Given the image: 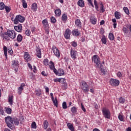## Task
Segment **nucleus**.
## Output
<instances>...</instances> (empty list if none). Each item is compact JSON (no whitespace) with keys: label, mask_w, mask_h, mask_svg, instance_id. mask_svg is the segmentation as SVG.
I'll return each mask as SVG.
<instances>
[{"label":"nucleus","mask_w":131,"mask_h":131,"mask_svg":"<svg viewBox=\"0 0 131 131\" xmlns=\"http://www.w3.org/2000/svg\"><path fill=\"white\" fill-rule=\"evenodd\" d=\"M52 50H53V52L54 55L56 57H60V51H59V49H58V48H57V47L53 46L52 47Z\"/></svg>","instance_id":"nucleus-8"},{"label":"nucleus","mask_w":131,"mask_h":131,"mask_svg":"<svg viewBox=\"0 0 131 131\" xmlns=\"http://www.w3.org/2000/svg\"><path fill=\"white\" fill-rule=\"evenodd\" d=\"M67 126L69 129L71 131H74V127H73V125L70 123H68L67 124Z\"/></svg>","instance_id":"nucleus-26"},{"label":"nucleus","mask_w":131,"mask_h":131,"mask_svg":"<svg viewBox=\"0 0 131 131\" xmlns=\"http://www.w3.org/2000/svg\"><path fill=\"white\" fill-rule=\"evenodd\" d=\"M50 64L51 65L49 66V67L51 70H53L55 68V63H54V62L51 61Z\"/></svg>","instance_id":"nucleus-35"},{"label":"nucleus","mask_w":131,"mask_h":131,"mask_svg":"<svg viewBox=\"0 0 131 131\" xmlns=\"http://www.w3.org/2000/svg\"><path fill=\"white\" fill-rule=\"evenodd\" d=\"M62 108L63 109H67V103L65 101L62 103Z\"/></svg>","instance_id":"nucleus-48"},{"label":"nucleus","mask_w":131,"mask_h":131,"mask_svg":"<svg viewBox=\"0 0 131 131\" xmlns=\"http://www.w3.org/2000/svg\"><path fill=\"white\" fill-rule=\"evenodd\" d=\"M14 28L17 32H21L22 31V25L19 24L17 26H15Z\"/></svg>","instance_id":"nucleus-12"},{"label":"nucleus","mask_w":131,"mask_h":131,"mask_svg":"<svg viewBox=\"0 0 131 131\" xmlns=\"http://www.w3.org/2000/svg\"><path fill=\"white\" fill-rule=\"evenodd\" d=\"M100 6V10L101 11L102 13H104V12H105V9H104V5L103 4V3H101Z\"/></svg>","instance_id":"nucleus-41"},{"label":"nucleus","mask_w":131,"mask_h":131,"mask_svg":"<svg viewBox=\"0 0 131 131\" xmlns=\"http://www.w3.org/2000/svg\"><path fill=\"white\" fill-rule=\"evenodd\" d=\"M36 95L37 96H40V95H41V93L40 92V91H38V90H36Z\"/></svg>","instance_id":"nucleus-57"},{"label":"nucleus","mask_w":131,"mask_h":131,"mask_svg":"<svg viewBox=\"0 0 131 131\" xmlns=\"http://www.w3.org/2000/svg\"><path fill=\"white\" fill-rule=\"evenodd\" d=\"M81 108L83 112H86V110H85V108H84V106H83L82 103H81Z\"/></svg>","instance_id":"nucleus-53"},{"label":"nucleus","mask_w":131,"mask_h":131,"mask_svg":"<svg viewBox=\"0 0 131 131\" xmlns=\"http://www.w3.org/2000/svg\"><path fill=\"white\" fill-rule=\"evenodd\" d=\"M4 9H5L6 13H9L11 12V7L9 6H5V7H4Z\"/></svg>","instance_id":"nucleus-44"},{"label":"nucleus","mask_w":131,"mask_h":131,"mask_svg":"<svg viewBox=\"0 0 131 131\" xmlns=\"http://www.w3.org/2000/svg\"><path fill=\"white\" fill-rule=\"evenodd\" d=\"M72 46L74 48H76V47H77V43H76L75 41H73L72 42Z\"/></svg>","instance_id":"nucleus-55"},{"label":"nucleus","mask_w":131,"mask_h":131,"mask_svg":"<svg viewBox=\"0 0 131 131\" xmlns=\"http://www.w3.org/2000/svg\"><path fill=\"white\" fill-rule=\"evenodd\" d=\"M119 83H120L119 80L114 78H111L110 80V84L112 86H118Z\"/></svg>","instance_id":"nucleus-6"},{"label":"nucleus","mask_w":131,"mask_h":131,"mask_svg":"<svg viewBox=\"0 0 131 131\" xmlns=\"http://www.w3.org/2000/svg\"><path fill=\"white\" fill-rule=\"evenodd\" d=\"M23 90H24L23 88L19 87L18 88V94L21 95V94L22 93V91H23Z\"/></svg>","instance_id":"nucleus-45"},{"label":"nucleus","mask_w":131,"mask_h":131,"mask_svg":"<svg viewBox=\"0 0 131 131\" xmlns=\"http://www.w3.org/2000/svg\"><path fill=\"white\" fill-rule=\"evenodd\" d=\"M124 12L127 14L129 15V10H128V8L127 7H124L123 8Z\"/></svg>","instance_id":"nucleus-38"},{"label":"nucleus","mask_w":131,"mask_h":131,"mask_svg":"<svg viewBox=\"0 0 131 131\" xmlns=\"http://www.w3.org/2000/svg\"><path fill=\"white\" fill-rule=\"evenodd\" d=\"M3 50L4 52V55L6 57V59H8V48H7V47L4 46L3 47Z\"/></svg>","instance_id":"nucleus-19"},{"label":"nucleus","mask_w":131,"mask_h":131,"mask_svg":"<svg viewBox=\"0 0 131 131\" xmlns=\"http://www.w3.org/2000/svg\"><path fill=\"white\" fill-rule=\"evenodd\" d=\"M65 73V72H64V70L62 69H58V76H62V75H64Z\"/></svg>","instance_id":"nucleus-20"},{"label":"nucleus","mask_w":131,"mask_h":131,"mask_svg":"<svg viewBox=\"0 0 131 131\" xmlns=\"http://www.w3.org/2000/svg\"><path fill=\"white\" fill-rule=\"evenodd\" d=\"M23 39V36L21 34H19L17 37L16 40L18 42H21Z\"/></svg>","instance_id":"nucleus-23"},{"label":"nucleus","mask_w":131,"mask_h":131,"mask_svg":"<svg viewBox=\"0 0 131 131\" xmlns=\"http://www.w3.org/2000/svg\"><path fill=\"white\" fill-rule=\"evenodd\" d=\"M54 82H61V78L54 79Z\"/></svg>","instance_id":"nucleus-52"},{"label":"nucleus","mask_w":131,"mask_h":131,"mask_svg":"<svg viewBox=\"0 0 131 131\" xmlns=\"http://www.w3.org/2000/svg\"><path fill=\"white\" fill-rule=\"evenodd\" d=\"M70 55L72 59L75 60L77 56V51L72 49L70 51Z\"/></svg>","instance_id":"nucleus-10"},{"label":"nucleus","mask_w":131,"mask_h":131,"mask_svg":"<svg viewBox=\"0 0 131 131\" xmlns=\"http://www.w3.org/2000/svg\"><path fill=\"white\" fill-rule=\"evenodd\" d=\"M25 33L26 34V35H27L28 36H29V35H30L31 33H30V30H27L25 32Z\"/></svg>","instance_id":"nucleus-51"},{"label":"nucleus","mask_w":131,"mask_h":131,"mask_svg":"<svg viewBox=\"0 0 131 131\" xmlns=\"http://www.w3.org/2000/svg\"><path fill=\"white\" fill-rule=\"evenodd\" d=\"M71 111L73 113V114H75V113L77 112V108L75 106H73L71 108Z\"/></svg>","instance_id":"nucleus-32"},{"label":"nucleus","mask_w":131,"mask_h":131,"mask_svg":"<svg viewBox=\"0 0 131 131\" xmlns=\"http://www.w3.org/2000/svg\"><path fill=\"white\" fill-rule=\"evenodd\" d=\"M42 23L45 29H49V23H48L47 19L43 20L42 21Z\"/></svg>","instance_id":"nucleus-14"},{"label":"nucleus","mask_w":131,"mask_h":131,"mask_svg":"<svg viewBox=\"0 0 131 131\" xmlns=\"http://www.w3.org/2000/svg\"><path fill=\"white\" fill-rule=\"evenodd\" d=\"M81 88L83 90V92L85 93V94H88L90 90L89 89V85L86 83V82L85 81H82L80 83Z\"/></svg>","instance_id":"nucleus-2"},{"label":"nucleus","mask_w":131,"mask_h":131,"mask_svg":"<svg viewBox=\"0 0 131 131\" xmlns=\"http://www.w3.org/2000/svg\"><path fill=\"white\" fill-rule=\"evenodd\" d=\"M94 6L95 7V9L97 11H99V6H98V3H97L96 0H94Z\"/></svg>","instance_id":"nucleus-42"},{"label":"nucleus","mask_w":131,"mask_h":131,"mask_svg":"<svg viewBox=\"0 0 131 131\" xmlns=\"http://www.w3.org/2000/svg\"><path fill=\"white\" fill-rule=\"evenodd\" d=\"M92 62H94L95 64H96V66L97 67H99V66H100V64H101V63L100 62V57H99V56L94 55L92 57Z\"/></svg>","instance_id":"nucleus-7"},{"label":"nucleus","mask_w":131,"mask_h":131,"mask_svg":"<svg viewBox=\"0 0 131 131\" xmlns=\"http://www.w3.org/2000/svg\"><path fill=\"white\" fill-rule=\"evenodd\" d=\"M70 34H71V30L67 29L64 32V37L66 39H70Z\"/></svg>","instance_id":"nucleus-9"},{"label":"nucleus","mask_w":131,"mask_h":131,"mask_svg":"<svg viewBox=\"0 0 131 131\" xmlns=\"http://www.w3.org/2000/svg\"><path fill=\"white\" fill-rule=\"evenodd\" d=\"M119 102L120 103V104H124V102H125V99L121 97L119 99Z\"/></svg>","instance_id":"nucleus-36"},{"label":"nucleus","mask_w":131,"mask_h":131,"mask_svg":"<svg viewBox=\"0 0 131 131\" xmlns=\"http://www.w3.org/2000/svg\"><path fill=\"white\" fill-rule=\"evenodd\" d=\"M61 83H65L66 80L64 78H60Z\"/></svg>","instance_id":"nucleus-60"},{"label":"nucleus","mask_w":131,"mask_h":131,"mask_svg":"<svg viewBox=\"0 0 131 131\" xmlns=\"http://www.w3.org/2000/svg\"><path fill=\"white\" fill-rule=\"evenodd\" d=\"M43 64L45 66H48V65H49V59H48V58L44 59Z\"/></svg>","instance_id":"nucleus-46"},{"label":"nucleus","mask_w":131,"mask_h":131,"mask_svg":"<svg viewBox=\"0 0 131 131\" xmlns=\"http://www.w3.org/2000/svg\"><path fill=\"white\" fill-rule=\"evenodd\" d=\"M13 96L12 95L9 96V97L8 98V102L10 105H11V106L13 105Z\"/></svg>","instance_id":"nucleus-30"},{"label":"nucleus","mask_w":131,"mask_h":131,"mask_svg":"<svg viewBox=\"0 0 131 131\" xmlns=\"http://www.w3.org/2000/svg\"><path fill=\"white\" fill-rule=\"evenodd\" d=\"M5 35H8L10 38H13V39L16 38V32L13 30H8L7 32H5Z\"/></svg>","instance_id":"nucleus-5"},{"label":"nucleus","mask_w":131,"mask_h":131,"mask_svg":"<svg viewBox=\"0 0 131 131\" xmlns=\"http://www.w3.org/2000/svg\"><path fill=\"white\" fill-rule=\"evenodd\" d=\"M54 12L55 14V16H57V17L61 16V10H60V9H57L55 10Z\"/></svg>","instance_id":"nucleus-21"},{"label":"nucleus","mask_w":131,"mask_h":131,"mask_svg":"<svg viewBox=\"0 0 131 131\" xmlns=\"http://www.w3.org/2000/svg\"><path fill=\"white\" fill-rule=\"evenodd\" d=\"M31 127L32 128H34L36 129L37 126H36V123L35 122H33L31 124Z\"/></svg>","instance_id":"nucleus-47"},{"label":"nucleus","mask_w":131,"mask_h":131,"mask_svg":"<svg viewBox=\"0 0 131 131\" xmlns=\"http://www.w3.org/2000/svg\"><path fill=\"white\" fill-rule=\"evenodd\" d=\"M102 112L105 118H107V119H110V117H111V113H110V111H109L108 108L106 107H104L102 110Z\"/></svg>","instance_id":"nucleus-3"},{"label":"nucleus","mask_w":131,"mask_h":131,"mask_svg":"<svg viewBox=\"0 0 131 131\" xmlns=\"http://www.w3.org/2000/svg\"><path fill=\"white\" fill-rule=\"evenodd\" d=\"M73 35H75V36H78L79 35V32H78V29H75L74 31H72Z\"/></svg>","instance_id":"nucleus-27"},{"label":"nucleus","mask_w":131,"mask_h":131,"mask_svg":"<svg viewBox=\"0 0 131 131\" xmlns=\"http://www.w3.org/2000/svg\"><path fill=\"white\" fill-rule=\"evenodd\" d=\"M87 1H88V3L89 4H90V5L92 6V7H93V8H94V4H93V2H92V0H87Z\"/></svg>","instance_id":"nucleus-58"},{"label":"nucleus","mask_w":131,"mask_h":131,"mask_svg":"<svg viewBox=\"0 0 131 131\" xmlns=\"http://www.w3.org/2000/svg\"><path fill=\"white\" fill-rule=\"evenodd\" d=\"M51 23H55L56 22V18L54 17H51Z\"/></svg>","instance_id":"nucleus-50"},{"label":"nucleus","mask_w":131,"mask_h":131,"mask_svg":"<svg viewBox=\"0 0 131 131\" xmlns=\"http://www.w3.org/2000/svg\"><path fill=\"white\" fill-rule=\"evenodd\" d=\"M115 17L116 19H120L121 17V15H120V13L118 11H116L115 12Z\"/></svg>","instance_id":"nucleus-25"},{"label":"nucleus","mask_w":131,"mask_h":131,"mask_svg":"<svg viewBox=\"0 0 131 131\" xmlns=\"http://www.w3.org/2000/svg\"><path fill=\"white\" fill-rule=\"evenodd\" d=\"M52 70L53 71L55 74H56V75H58V71H57L56 68H54Z\"/></svg>","instance_id":"nucleus-54"},{"label":"nucleus","mask_w":131,"mask_h":131,"mask_svg":"<svg viewBox=\"0 0 131 131\" xmlns=\"http://www.w3.org/2000/svg\"><path fill=\"white\" fill-rule=\"evenodd\" d=\"M24 59L25 60H28L30 58V55H29V54H28V52H25L24 53Z\"/></svg>","instance_id":"nucleus-28"},{"label":"nucleus","mask_w":131,"mask_h":131,"mask_svg":"<svg viewBox=\"0 0 131 131\" xmlns=\"http://www.w3.org/2000/svg\"><path fill=\"white\" fill-rule=\"evenodd\" d=\"M90 22L92 23V24H93L94 25L97 24V18H96V17H95V16H91V17H90Z\"/></svg>","instance_id":"nucleus-13"},{"label":"nucleus","mask_w":131,"mask_h":131,"mask_svg":"<svg viewBox=\"0 0 131 131\" xmlns=\"http://www.w3.org/2000/svg\"><path fill=\"white\" fill-rule=\"evenodd\" d=\"M118 119H119V120H120V121H123V116L119 114L118 116Z\"/></svg>","instance_id":"nucleus-49"},{"label":"nucleus","mask_w":131,"mask_h":131,"mask_svg":"<svg viewBox=\"0 0 131 131\" xmlns=\"http://www.w3.org/2000/svg\"><path fill=\"white\" fill-rule=\"evenodd\" d=\"M31 10L33 12H36L37 11V4L33 3L31 6Z\"/></svg>","instance_id":"nucleus-16"},{"label":"nucleus","mask_w":131,"mask_h":131,"mask_svg":"<svg viewBox=\"0 0 131 131\" xmlns=\"http://www.w3.org/2000/svg\"><path fill=\"white\" fill-rule=\"evenodd\" d=\"M25 21V18L22 15H16L15 19H14V24H18L19 22L20 23H23Z\"/></svg>","instance_id":"nucleus-4"},{"label":"nucleus","mask_w":131,"mask_h":131,"mask_svg":"<svg viewBox=\"0 0 131 131\" xmlns=\"http://www.w3.org/2000/svg\"><path fill=\"white\" fill-rule=\"evenodd\" d=\"M75 25L76 26H77V27H79V28H81V22L79 19L76 20Z\"/></svg>","instance_id":"nucleus-18"},{"label":"nucleus","mask_w":131,"mask_h":131,"mask_svg":"<svg viewBox=\"0 0 131 131\" xmlns=\"http://www.w3.org/2000/svg\"><path fill=\"white\" fill-rule=\"evenodd\" d=\"M36 51L37 57H38V58H39V59H40V58H41V51L40 50V48H37V49H36Z\"/></svg>","instance_id":"nucleus-15"},{"label":"nucleus","mask_w":131,"mask_h":131,"mask_svg":"<svg viewBox=\"0 0 131 131\" xmlns=\"http://www.w3.org/2000/svg\"><path fill=\"white\" fill-rule=\"evenodd\" d=\"M13 122L15 125H19V120L17 118H13Z\"/></svg>","instance_id":"nucleus-29"},{"label":"nucleus","mask_w":131,"mask_h":131,"mask_svg":"<svg viewBox=\"0 0 131 131\" xmlns=\"http://www.w3.org/2000/svg\"><path fill=\"white\" fill-rule=\"evenodd\" d=\"M67 15L65 14H63L62 16L61 17V20L62 21H67Z\"/></svg>","instance_id":"nucleus-37"},{"label":"nucleus","mask_w":131,"mask_h":131,"mask_svg":"<svg viewBox=\"0 0 131 131\" xmlns=\"http://www.w3.org/2000/svg\"><path fill=\"white\" fill-rule=\"evenodd\" d=\"M21 3L23 4V7L24 9H27V3L25 0H22Z\"/></svg>","instance_id":"nucleus-33"},{"label":"nucleus","mask_w":131,"mask_h":131,"mask_svg":"<svg viewBox=\"0 0 131 131\" xmlns=\"http://www.w3.org/2000/svg\"><path fill=\"white\" fill-rule=\"evenodd\" d=\"M117 76L118 77H122V74H121V72H118V73H117Z\"/></svg>","instance_id":"nucleus-56"},{"label":"nucleus","mask_w":131,"mask_h":131,"mask_svg":"<svg viewBox=\"0 0 131 131\" xmlns=\"http://www.w3.org/2000/svg\"><path fill=\"white\" fill-rule=\"evenodd\" d=\"M108 38L110 40H114V35H113V33H109Z\"/></svg>","instance_id":"nucleus-34"},{"label":"nucleus","mask_w":131,"mask_h":131,"mask_svg":"<svg viewBox=\"0 0 131 131\" xmlns=\"http://www.w3.org/2000/svg\"><path fill=\"white\" fill-rule=\"evenodd\" d=\"M5 3L3 2L0 3V10H5Z\"/></svg>","instance_id":"nucleus-39"},{"label":"nucleus","mask_w":131,"mask_h":131,"mask_svg":"<svg viewBox=\"0 0 131 131\" xmlns=\"http://www.w3.org/2000/svg\"><path fill=\"white\" fill-rule=\"evenodd\" d=\"M101 41L102 43H104V45H106L107 43V38H106V37L105 35H103L101 38Z\"/></svg>","instance_id":"nucleus-31"},{"label":"nucleus","mask_w":131,"mask_h":131,"mask_svg":"<svg viewBox=\"0 0 131 131\" xmlns=\"http://www.w3.org/2000/svg\"><path fill=\"white\" fill-rule=\"evenodd\" d=\"M122 31L124 32V33H125L126 34L127 33H128V28H125L123 27Z\"/></svg>","instance_id":"nucleus-40"},{"label":"nucleus","mask_w":131,"mask_h":131,"mask_svg":"<svg viewBox=\"0 0 131 131\" xmlns=\"http://www.w3.org/2000/svg\"><path fill=\"white\" fill-rule=\"evenodd\" d=\"M41 74H42V75H43V76H48V75H47L46 74V72H45V71H42L41 72Z\"/></svg>","instance_id":"nucleus-62"},{"label":"nucleus","mask_w":131,"mask_h":131,"mask_svg":"<svg viewBox=\"0 0 131 131\" xmlns=\"http://www.w3.org/2000/svg\"><path fill=\"white\" fill-rule=\"evenodd\" d=\"M8 52L9 54H10V55H12V54H13V50H12V49H9L8 50Z\"/></svg>","instance_id":"nucleus-59"},{"label":"nucleus","mask_w":131,"mask_h":131,"mask_svg":"<svg viewBox=\"0 0 131 131\" xmlns=\"http://www.w3.org/2000/svg\"><path fill=\"white\" fill-rule=\"evenodd\" d=\"M77 4L78 6L81 7V8H83V7H84V1H83V0H79Z\"/></svg>","instance_id":"nucleus-17"},{"label":"nucleus","mask_w":131,"mask_h":131,"mask_svg":"<svg viewBox=\"0 0 131 131\" xmlns=\"http://www.w3.org/2000/svg\"><path fill=\"white\" fill-rule=\"evenodd\" d=\"M5 122L7 126L10 128V129H15V125L13 123V119L11 116H7L5 118Z\"/></svg>","instance_id":"nucleus-1"},{"label":"nucleus","mask_w":131,"mask_h":131,"mask_svg":"<svg viewBox=\"0 0 131 131\" xmlns=\"http://www.w3.org/2000/svg\"><path fill=\"white\" fill-rule=\"evenodd\" d=\"M12 66H13L14 68H15V67H19V63H18L17 60L12 61Z\"/></svg>","instance_id":"nucleus-24"},{"label":"nucleus","mask_w":131,"mask_h":131,"mask_svg":"<svg viewBox=\"0 0 131 131\" xmlns=\"http://www.w3.org/2000/svg\"><path fill=\"white\" fill-rule=\"evenodd\" d=\"M6 112L7 114H11V113H12V109L11 108L7 107L6 109Z\"/></svg>","instance_id":"nucleus-43"},{"label":"nucleus","mask_w":131,"mask_h":131,"mask_svg":"<svg viewBox=\"0 0 131 131\" xmlns=\"http://www.w3.org/2000/svg\"><path fill=\"white\" fill-rule=\"evenodd\" d=\"M31 30L32 32H34L35 31V27H32L31 28Z\"/></svg>","instance_id":"nucleus-61"},{"label":"nucleus","mask_w":131,"mask_h":131,"mask_svg":"<svg viewBox=\"0 0 131 131\" xmlns=\"http://www.w3.org/2000/svg\"><path fill=\"white\" fill-rule=\"evenodd\" d=\"M100 33H101V34H104V29H100Z\"/></svg>","instance_id":"nucleus-64"},{"label":"nucleus","mask_w":131,"mask_h":131,"mask_svg":"<svg viewBox=\"0 0 131 131\" xmlns=\"http://www.w3.org/2000/svg\"><path fill=\"white\" fill-rule=\"evenodd\" d=\"M50 96L51 97L52 101L55 107H58V100L57 99V98H54V95L53 94L51 93Z\"/></svg>","instance_id":"nucleus-11"},{"label":"nucleus","mask_w":131,"mask_h":131,"mask_svg":"<svg viewBox=\"0 0 131 131\" xmlns=\"http://www.w3.org/2000/svg\"><path fill=\"white\" fill-rule=\"evenodd\" d=\"M100 25H103V24H105V21L104 20H101L100 22Z\"/></svg>","instance_id":"nucleus-63"},{"label":"nucleus","mask_w":131,"mask_h":131,"mask_svg":"<svg viewBox=\"0 0 131 131\" xmlns=\"http://www.w3.org/2000/svg\"><path fill=\"white\" fill-rule=\"evenodd\" d=\"M44 129H47L49 126V122L47 120H45L43 122Z\"/></svg>","instance_id":"nucleus-22"}]
</instances>
